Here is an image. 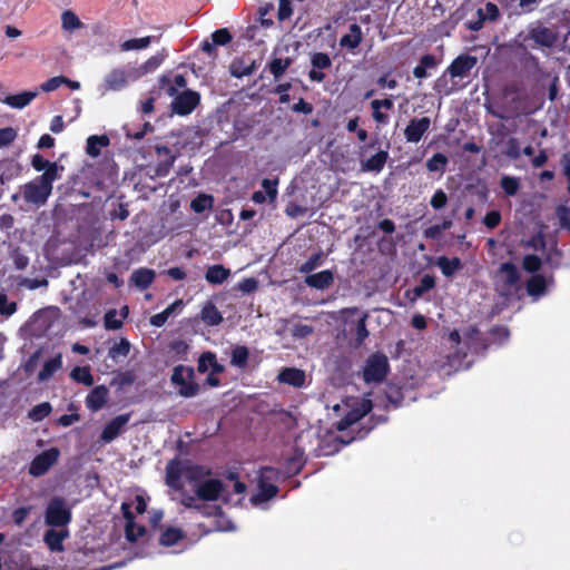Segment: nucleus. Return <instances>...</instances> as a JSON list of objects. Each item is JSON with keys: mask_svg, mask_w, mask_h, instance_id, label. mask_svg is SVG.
Listing matches in <instances>:
<instances>
[{"mask_svg": "<svg viewBox=\"0 0 570 570\" xmlns=\"http://www.w3.org/2000/svg\"><path fill=\"white\" fill-rule=\"evenodd\" d=\"M19 285L32 291L39 287H46L48 285V281L46 278L36 279L26 277L21 279Z\"/></svg>", "mask_w": 570, "mask_h": 570, "instance_id": "nucleus-61", "label": "nucleus"}, {"mask_svg": "<svg viewBox=\"0 0 570 570\" xmlns=\"http://www.w3.org/2000/svg\"><path fill=\"white\" fill-rule=\"evenodd\" d=\"M38 96V90L23 91L17 95H10L3 100L4 104L12 108L22 109L28 106Z\"/></svg>", "mask_w": 570, "mask_h": 570, "instance_id": "nucleus-28", "label": "nucleus"}, {"mask_svg": "<svg viewBox=\"0 0 570 570\" xmlns=\"http://www.w3.org/2000/svg\"><path fill=\"white\" fill-rule=\"evenodd\" d=\"M523 268L529 273H534L541 267V259L537 255H527L522 262Z\"/></svg>", "mask_w": 570, "mask_h": 570, "instance_id": "nucleus-55", "label": "nucleus"}, {"mask_svg": "<svg viewBox=\"0 0 570 570\" xmlns=\"http://www.w3.org/2000/svg\"><path fill=\"white\" fill-rule=\"evenodd\" d=\"M501 187L504 193L509 196H513L518 193L520 184L519 179L511 176H503L501 178Z\"/></svg>", "mask_w": 570, "mask_h": 570, "instance_id": "nucleus-49", "label": "nucleus"}, {"mask_svg": "<svg viewBox=\"0 0 570 570\" xmlns=\"http://www.w3.org/2000/svg\"><path fill=\"white\" fill-rule=\"evenodd\" d=\"M500 220H501V215L499 212L497 210H492L490 213H488L484 217V225L492 229L494 227H497L499 224H500Z\"/></svg>", "mask_w": 570, "mask_h": 570, "instance_id": "nucleus-64", "label": "nucleus"}, {"mask_svg": "<svg viewBox=\"0 0 570 570\" xmlns=\"http://www.w3.org/2000/svg\"><path fill=\"white\" fill-rule=\"evenodd\" d=\"M256 61L250 58H238L235 59L230 66L229 71L235 78H243L252 75L256 70Z\"/></svg>", "mask_w": 570, "mask_h": 570, "instance_id": "nucleus-21", "label": "nucleus"}, {"mask_svg": "<svg viewBox=\"0 0 570 570\" xmlns=\"http://www.w3.org/2000/svg\"><path fill=\"white\" fill-rule=\"evenodd\" d=\"M155 40H157V38L150 36L129 39L120 45V49L121 51L142 50L149 47L150 43Z\"/></svg>", "mask_w": 570, "mask_h": 570, "instance_id": "nucleus-36", "label": "nucleus"}, {"mask_svg": "<svg viewBox=\"0 0 570 570\" xmlns=\"http://www.w3.org/2000/svg\"><path fill=\"white\" fill-rule=\"evenodd\" d=\"M130 352V343L126 338H121L109 348V357L118 360L119 357H126Z\"/></svg>", "mask_w": 570, "mask_h": 570, "instance_id": "nucleus-41", "label": "nucleus"}, {"mask_svg": "<svg viewBox=\"0 0 570 570\" xmlns=\"http://www.w3.org/2000/svg\"><path fill=\"white\" fill-rule=\"evenodd\" d=\"M51 412V405L48 402L40 403L36 405L30 412L29 417L35 421H41L46 416H48Z\"/></svg>", "mask_w": 570, "mask_h": 570, "instance_id": "nucleus-46", "label": "nucleus"}, {"mask_svg": "<svg viewBox=\"0 0 570 570\" xmlns=\"http://www.w3.org/2000/svg\"><path fill=\"white\" fill-rule=\"evenodd\" d=\"M230 276V269L220 264L212 265L205 273V279L213 285L223 284Z\"/></svg>", "mask_w": 570, "mask_h": 570, "instance_id": "nucleus-27", "label": "nucleus"}, {"mask_svg": "<svg viewBox=\"0 0 570 570\" xmlns=\"http://www.w3.org/2000/svg\"><path fill=\"white\" fill-rule=\"evenodd\" d=\"M17 311V304L9 302L8 296L4 293H0V315L6 317L11 316Z\"/></svg>", "mask_w": 570, "mask_h": 570, "instance_id": "nucleus-52", "label": "nucleus"}, {"mask_svg": "<svg viewBox=\"0 0 570 570\" xmlns=\"http://www.w3.org/2000/svg\"><path fill=\"white\" fill-rule=\"evenodd\" d=\"M207 474V471L187 462L171 461L166 468V483L173 489L181 488V480L197 481Z\"/></svg>", "mask_w": 570, "mask_h": 570, "instance_id": "nucleus-4", "label": "nucleus"}, {"mask_svg": "<svg viewBox=\"0 0 570 570\" xmlns=\"http://www.w3.org/2000/svg\"><path fill=\"white\" fill-rule=\"evenodd\" d=\"M215 360H216V356L215 354L210 353V352H206L204 353L200 357H199V362H198V370L199 372H206L210 368V366L213 364H215Z\"/></svg>", "mask_w": 570, "mask_h": 570, "instance_id": "nucleus-59", "label": "nucleus"}, {"mask_svg": "<svg viewBox=\"0 0 570 570\" xmlns=\"http://www.w3.org/2000/svg\"><path fill=\"white\" fill-rule=\"evenodd\" d=\"M62 28L65 30H76L82 27V22L79 18L71 11H65L61 16Z\"/></svg>", "mask_w": 570, "mask_h": 570, "instance_id": "nucleus-45", "label": "nucleus"}, {"mask_svg": "<svg viewBox=\"0 0 570 570\" xmlns=\"http://www.w3.org/2000/svg\"><path fill=\"white\" fill-rule=\"evenodd\" d=\"M195 372L193 367L178 365L174 368L171 383L177 389L179 395L193 397L198 393V385L194 381Z\"/></svg>", "mask_w": 570, "mask_h": 570, "instance_id": "nucleus-6", "label": "nucleus"}, {"mask_svg": "<svg viewBox=\"0 0 570 570\" xmlns=\"http://www.w3.org/2000/svg\"><path fill=\"white\" fill-rule=\"evenodd\" d=\"M520 144L517 139L511 138L507 142L505 155L512 159H517L520 157Z\"/></svg>", "mask_w": 570, "mask_h": 570, "instance_id": "nucleus-63", "label": "nucleus"}, {"mask_svg": "<svg viewBox=\"0 0 570 570\" xmlns=\"http://www.w3.org/2000/svg\"><path fill=\"white\" fill-rule=\"evenodd\" d=\"M109 145V138L105 135L102 136H90L87 139V154L91 157H97L100 155V149Z\"/></svg>", "mask_w": 570, "mask_h": 570, "instance_id": "nucleus-37", "label": "nucleus"}, {"mask_svg": "<svg viewBox=\"0 0 570 570\" xmlns=\"http://www.w3.org/2000/svg\"><path fill=\"white\" fill-rule=\"evenodd\" d=\"M130 414H121L112 419L102 430L101 440L105 443L114 441L129 422Z\"/></svg>", "mask_w": 570, "mask_h": 570, "instance_id": "nucleus-16", "label": "nucleus"}, {"mask_svg": "<svg viewBox=\"0 0 570 570\" xmlns=\"http://www.w3.org/2000/svg\"><path fill=\"white\" fill-rule=\"evenodd\" d=\"M531 38L539 45L551 47L556 40V33L546 27H539L531 31Z\"/></svg>", "mask_w": 570, "mask_h": 570, "instance_id": "nucleus-30", "label": "nucleus"}, {"mask_svg": "<svg viewBox=\"0 0 570 570\" xmlns=\"http://www.w3.org/2000/svg\"><path fill=\"white\" fill-rule=\"evenodd\" d=\"M59 454V450L56 448L38 454L30 463L29 473L36 478L43 475L57 462Z\"/></svg>", "mask_w": 570, "mask_h": 570, "instance_id": "nucleus-12", "label": "nucleus"}, {"mask_svg": "<svg viewBox=\"0 0 570 570\" xmlns=\"http://www.w3.org/2000/svg\"><path fill=\"white\" fill-rule=\"evenodd\" d=\"M431 120L429 117L413 118L404 129V137L407 142H419L424 134L430 129Z\"/></svg>", "mask_w": 570, "mask_h": 570, "instance_id": "nucleus-14", "label": "nucleus"}, {"mask_svg": "<svg viewBox=\"0 0 570 570\" xmlns=\"http://www.w3.org/2000/svg\"><path fill=\"white\" fill-rule=\"evenodd\" d=\"M314 328L307 324H295L292 327V335L296 338H304L313 333Z\"/></svg>", "mask_w": 570, "mask_h": 570, "instance_id": "nucleus-58", "label": "nucleus"}, {"mask_svg": "<svg viewBox=\"0 0 570 570\" xmlns=\"http://www.w3.org/2000/svg\"><path fill=\"white\" fill-rule=\"evenodd\" d=\"M16 136L17 132L11 127L0 129V148L11 144L14 140Z\"/></svg>", "mask_w": 570, "mask_h": 570, "instance_id": "nucleus-60", "label": "nucleus"}, {"mask_svg": "<svg viewBox=\"0 0 570 570\" xmlns=\"http://www.w3.org/2000/svg\"><path fill=\"white\" fill-rule=\"evenodd\" d=\"M448 158L443 154H435L426 161V168L430 171H443Z\"/></svg>", "mask_w": 570, "mask_h": 570, "instance_id": "nucleus-48", "label": "nucleus"}, {"mask_svg": "<svg viewBox=\"0 0 570 570\" xmlns=\"http://www.w3.org/2000/svg\"><path fill=\"white\" fill-rule=\"evenodd\" d=\"M323 254L317 253L311 256L304 264L298 268L299 273L311 274L312 271L316 269L322 265Z\"/></svg>", "mask_w": 570, "mask_h": 570, "instance_id": "nucleus-47", "label": "nucleus"}, {"mask_svg": "<svg viewBox=\"0 0 570 570\" xmlns=\"http://www.w3.org/2000/svg\"><path fill=\"white\" fill-rule=\"evenodd\" d=\"M198 102L199 95L196 91L185 90L174 99L171 107L176 114L186 116L196 108Z\"/></svg>", "mask_w": 570, "mask_h": 570, "instance_id": "nucleus-13", "label": "nucleus"}, {"mask_svg": "<svg viewBox=\"0 0 570 570\" xmlns=\"http://www.w3.org/2000/svg\"><path fill=\"white\" fill-rule=\"evenodd\" d=\"M436 266L446 277H451L462 267L461 261L458 257L448 258L445 256H441L436 259Z\"/></svg>", "mask_w": 570, "mask_h": 570, "instance_id": "nucleus-31", "label": "nucleus"}, {"mask_svg": "<svg viewBox=\"0 0 570 570\" xmlns=\"http://www.w3.org/2000/svg\"><path fill=\"white\" fill-rule=\"evenodd\" d=\"M212 39L214 41V43L217 46H224L226 43H228L230 40H232V36L229 33V31L225 28L223 29H218L216 30L213 35H212Z\"/></svg>", "mask_w": 570, "mask_h": 570, "instance_id": "nucleus-57", "label": "nucleus"}, {"mask_svg": "<svg viewBox=\"0 0 570 570\" xmlns=\"http://www.w3.org/2000/svg\"><path fill=\"white\" fill-rule=\"evenodd\" d=\"M222 499L228 502L225 485L216 479H207L196 487L195 495H183L180 502L186 509H193L202 515L210 517L219 512V508L212 502Z\"/></svg>", "mask_w": 570, "mask_h": 570, "instance_id": "nucleus-1", "label": "nucleus"}, {"mask_svg": "<svg viewBox=\"0 0 570 570\" xmlns=\"http://www.w3.org/2000/svg\"><path fill=\"white\" fill-rule=\"evenodd\" d=\"M70 376L78 383H82L87 386H91L94 384V377L90 373V370L86 366L81 367V366H77L75 367L71 373H70Z\"/></svg>", "mask_w": 570, "mask_h": 570, "instance_id": "nucleus-42", "label": "nucleus"}, {"mask_svg": "<svg viewBox=\"0 0 570 570\" xmlns=\"http://www.w3.org/2000/svg\"><path fill=\"white\" fill-rule=\"evenodd\" d=\"M277 471L273 468H263L257 478V493L250 498L254 505H262L277 494V488L273 481L277 479Z\"/></svg>", "mask_w": 570, "mask_h": 570, "instance_id": "nucleus-5", "label": "nucleus"}, {"mask_svg": "<svg viewBox=\"0 0 570 570\" xmlns=\"http://www.w3.org/2000/svg\"><path fill=\"white\" fill-rule=\"evenodd\" d=\"M334 283V274L330 269H325L305 277V284L315 289H326Z\"/></svg>", "mask_w": 570, "mask_h": 570, "instance_id": "nucleus-18", "label": "nucleus"}, {"mask_svg": "<svg viewBox=\"0 0 570 570\" xmlns=\"http://www.w3.org/2000/svg\"><path fill=\"white\" fill-rule=\"evenodd\" d=\"M213 206V197L209 195L200 194L191 200L190 207L195 213H203Z\"/></svg>", "mask_w": 570, "mask_h": 570, "instance_id": "nucleus-44", "label": "nucleus"}, {"mask_svg": "<svg viewBox=\"0 0 570 570\" xmlns=\"http://www.w3.org/2000/svg\"><path fill=\"white\" fill-rule=\"evenodd\" d=\"M71 513L67 502L61 498H53L46 510V522L52 527H63L70 522Z\"/></svg>", "mask_w": 570, "mask_h": 570, "instance_id": "nucleus-9", "label": "nucleus"}, {"mask_svg": "<svg viewBox=\"0 0 570 570\" xmlns=\"http://www.w3.org/2000/svg\"><path fill=\"white\" fill-rule=\"evenodd\" d=\"M63 81H66V77L63 76L53 77L43 82L40 86V89L42 91L50 92L58 89L61 85H63Z\"/></svg>", "mask_w": 570, "mask_h": 570, "instance_id": "nucleus-56", "label": "nucleus"}, {"mask_svg": "<svg viewBox=\"0 0 570 570\" xmlns=\"http://www.w3.org/2000/svg\"><path fill=\"white\" fill-rule=\"evenodd\" d=\"M277 185H278V179H263V181H262V187L264 188L265 194L267 195L268 200L271 203H274L277 197V194H278Z\"/></svg>", "mask_w": 570, "mask_h": 570, "instance_id": "nucleus-53", "label": "nucleus"}, {"mask_svg": "<svg viewBox=\"0 0 570 570\" xmlns=\"http://www.w3.org/2000/svg\"><path fill=\"white\" fill-rule=\"evenodd\" d=\"M52 187H47L39 178L23 186L22 194L26 202L37 206L43 205L51 195Z\"/></svg>", "mask_w": 570, "mask_h": 570, "instance_id": "nucleus-11", "label": "nucleus"}, {"mask_svg": "<svg viewBox=\"0 0 570 570\" xmlns=\"http://www.w3.org/2000/svg\"><path fill=\"white\" fill-rule=\"evenodd\" d=\"M199 317L208 326H216L223 322L220 312L210 301L203 305Z\"/></svg>", "mask_w": 570, "mask_h": 570, "instance_id": "nucleus-25", "label": "nucleus"}, {"mask_svg": "<svg viewBox=\"0 0 570 570\" xmlns=\"http://www.w3.org/2000/svg\"><path fill=\"white\" fill-rule=\"evenodd\" d=\"M166 58V52L163 50L148 58L141 65L134 67L132 70L137 75V80L148 73L156 71Z\"/></svg>", "mask_w": 570, "mask_h": 570, "instance_id": "nucleus-19", "label": "nucleus"}, {"mask_svg": "<svg viewBox=\"0 0 570 570\" xmlns=\"http://www.w3.org/2000/svg\"><path fill=\"white\" fill-rule=\"evenodd\" d=\"M494 288L503 297H517L522 288L518 267L511 263L501 264L494 275Z\"/></svg>", "mask_w": 570, "mask_h": 570, "instance_id": "nucleus-3", "label": "nucleus"}, {"mask_svg": "<svg viewBox=\"0 0 570 570\" xmlns=\"http://www.w3.org/2000/svg\"><path fill=\"white\" fill-rule=\"evenodd\" d=\"M311 62L313 68L320 70L327 69L332 66L331 58L328 57L327 53L323 52L314 53L312 56Z\"/></svg>", "mask_w": 570, "mask_h": 570, "instance_id": "nucleus-50", "label": "nucleus"}, {"mask_svg": "<svg viewBox=\"0 0 570 570\" xmlns=\"http://www.w3.org/2000/svg\"><path fill=\"white\" fill-rule=\"evenodd\" d=\"M130 509H131V505L129 503L124 502L121 504L122 514H124V518L126 519V525H125L126 538L128 541L135 542L138 540V538H140L145 534V528L135 523L134 515H132Z\"/></svg>", "mask_w": 570, "mask_h": 570, "instance_id": "nucleus-15", "label": "nucleus"}, {"mask_svg": "<svg viewBox=\"0 0 570 570\" xmlns=\"http://www.w3.org/2000/svg\"><path fill=\"white\" fill-rule=\"evenodd\" d=\"M344 406L347 409V413L337 423V429L344 431L352 424L361 420L372 410V401L370 399H352L344 402Z\"/></svg>", "mask_w": 570, "mask_h": 570, "instance_id": "nucleus-7", "label": "nucleus"}, {"mask_svg": "<svg viewBox=\"0 0 570 570\" xmlns=\"http://www.w3.org/2000/svg\"><path fill=\"white\" fill-rule=\"evenodd\" d=\"M278 380L282 383L295 386V387H302L305 384L306 375L305 372L295 367H287L284 368L278 374Z\"/></svg>", "mask_w": 570, "mask_h": 570, "instance_id": "nucleus-23", "label": "nucleus"}, {"mask_svg": "<svg viewBox=\"0 0 570 570\" xmlns=\"http://www.w3.org/2000/svg\"><path fill=\"white\" fill-rule=\"evenodd\" d=\"M67 537V530L50 529L45 533V542L51 551H62V542Z\"/></svg>", "mask_w": 570, "mask_h": 570, "instance_id": "nucleus-29", "label": "nucleus"}, {"mask_svg": "<svg viewBox=\"0 0 570 570\" xmlns=\"http://www.w3.org/2000/svg\"><path fill=\"white\" fill-rule=\"evenodd\" d=\"M248 348L243 345H237L233 348L230 355V364L236 367H245L248 360Z\"/></svg>", "mask_w": 570, "mask_h": 570, "instance_id": "nucleus-40", "label": "nucleus"}, {"mask_svg": "<svg viewBox=\"0 0 570 570\" xmlns=\"http://www.w3.org/2000/svg\"><path fill=\"white\" fill-rule=\"evenodd\" d=\"M122 326V320L117 318V311L110 309L105 315V327L107 330H118Z\"/></svg>", "mask_w": 570, "mask_h": 570, "instance_id": "nucleus-54", "label": "nucleus"}, {"mask_svg": "<svg viewBox=\"0 0 570 570\" xmlns=\"http://www.w3.org/2000/svg\"><path fill=\"white\" fill-rule=\"evenodd\" d=\"M389 370V362L385 355L374 354L366 361L363 377L367 383H379L384 380Z\"/></svg>", "mask_w": 570, "mask_h": 570, "instance_id": "nucleus-10", "label": "nucleus"}, {"mask_svg": "<svg viewBox=\"0 0 570 570\" xmlns=\"http://www.w3.org/2000/svg\"><path fill=\"white\" fill-rule=\"evenodd\" d=\"M389 158V153L386 150H380L368 159L361 163L362 170L380 173Z\"/></svg>", "mask_w": 570, "mask_h": 570, "instance_id": "nucleus-26", "label": "nucleus"}, {"mask_svg": "<svg viewBox=\"0 0 570 570\" xmlns=\"http://www.w3.org/2000/svg\"><path fill=\"white\" fill-rule=\"evenodd\" d=\"M183 538V532L178 528L169 527L159 537V543L164 547H171Z\"/></svg>", "mask_w": 570, "mask_h": 570, "instance_id": "nucleus-39", "label": "nucleus"}, {"mask_svg": "<svg viewBox=\"0 0 570 570\" xmlns=\"http://www.w3.org/2000/svg\"><path fill=\"white\" fill-rule=\"evenodd\" d=\"M474 330H470L463 334V337L458 331H452L449 334V342L451 343L452 356L451 364L460 366L461 361L466 356L468 350L473 343Z\"/></svg>", "mask_w": 570, "mask_h": 570, "instance_id": "nucleus-8", "label": "nucleus"}, {"mask_svg": "<svg viewBox=\"0 0 570 570\" xmlns=\"http://www.w3.org/2000/svg\"><path fill=\"white\" fill-rule=\"evenodd\" d=\"M109 390L105 385L96 386L87 396V407L94 412L99 411L106 403Z\"/></svg>", "mask_w": 570, "mask_h": 570, "instance_id": "nucleus-22", "label": "nucleus"}, {"mask_svg": "<svg viewBox=\"0 0 570 570\" xmlns=\"http://www.w3.org/2000/svg\"><path fill=\"white\" fill-rule=\"evenodd\" d=\"M394 107V102L392 98L387 99H374L371 101L372 108V117L373 119L381 125H386L389 122V115L383 111L391 110Z\"/></svg>", "mask_w": 570, "mask_h": 570, "instance_id": "nucleus-20", "label": "nucleus"}, {"mask_svg": "<svg viewBox=\"0 0 570 570\" xmlns=\"http://www.w3.org/2000/svg\"><path fill=\"white\" fill-rule=\"evenodd\" d=\"M63 171V166L58 163H51L46 169L45 173L38 178L47 186L52 187V183L57 179L61 178V174Z\"/></svg>", "mask_w": 570, "mask_h": 570, "instance_id": "nucleus-34", "label": "nucleus"}, {"mask_svg": "<svg viewBox=\"0 0 570 570\" xmlns=\"http://www.w3.org/2000/svg\"><path fill=\"white\" fill-rule=\"evenodd\" d=\"M135 81H137V75L134 72L132 66H119L111 68L105 73L98 90L101 96L110 92H120Z\"/></svg>", "mask_w": 570, "mask_h": 570, "instance_id": "nucleus-2", "label": "nucleus"}, {"mask_svg": "<svg viewBox=\"0 0 570 570\" xmlns=\"http://www.w3.org/2000/svg\"><path fill=\"white\" fill-rule=\"evenodd\" d=\"M435 285L434 278L430 275H424L421 279L419 285L414 288V294L416 297L422 296L424 293L432 289Z\"/></svg>", "mask_w": 570, "mask_h": 570, "instance_id": "nucleus-51", "label": "nucleus"}, {"mask_svg": "<svg viewBox=\"0 0 570 570\" xmlns=\"http://www.w3.org/2000/svg\"><path fill=\"white\" fill-rule=\"evenodd\" d=\"M292 65V59L289 58H275L269 63V71L274 76L275 79H278L283 76L286 69Z\"/></svg>", "mask_w": 570, "mask_h": 570, "instance_id": "nucleus-43", "label": "nucleus"}, {"mask_svg": "<svg viewBox=\"0 0 570 570\" xmlns=\"http://www.w3.org/2000/svg\"><path fill=\"white\" fill-rule=\"evenodd\" d=\"M363 40L362 29L358 24L352 23L348 33L340 39V46L348 50H355Z\"/></svg>", "mask_w": 570, "mask_h": 570, "instance_id": "nucleus-24", "label": "nucleus"}, {"mask_svg": "<svg viewBox=\"0 0 570 570\" xmlns=\"http://www.w3.org/2000/svg\"><path fill=\"white\" fill-rule=\"evenodd\" d=\"M548 281L542 275H533L527 283V292L532 297H539L544 294Z\"/></svg>", "mask_w": 570, "mask_h": 570, "instance_id": "nucleus-33", "label": "nucleus"}, {"mask_svg": "<svg viewBox=\"0 0 570 570\" xmlns=\"http://www.w3.org/2000/svg\"><path fill=\"white\" fill-rule=\"evenodd\" d=\"M155 278V272L148 268H139L131 274L132 283L140 289L147 288Z\"/></svg>", "mask_w": 570, "mask_h": 570, "instance_id": "nucleus-32", "label": "nucleus"}, {"mask_svg": "<svg viewBox=\"0 0 570 570\" xmlns=\"http://www.w3.org/2000/svg\"><path fill=\"white\" fill-rule=\"evenodd\" d=\"M62 365L61 355L47 361L39 372L38 379L43 382L47 381L55 372H57Z\"/></svg>", "mask_w": 570, "mask_h": 570, "instance_id": "nucleus-38", "label": "nucleus"}, {"mask_svg": "<svg viewBox=\"0 0 570 570\" xmlns=\"http://www.w3.org/2000/svg\"><path fill=\"white\" fill-rule=\"evenodd\" d=\"M448 203V196L442 189H438L431 198V206L434 209L443 208Z\"/></svg>", "mask_w": 570, "mask_h": 570, "instance_id": "nucleus-62", "label": "nucleus"}, {"mask_svg": "<svg viewBox=\"0 0 570 570\" xmlns=\"http://www.w3.org/2000/svg\"><path fill=\"white\" fill-rule=\"evenodd\" d=\"M476 59L471 56H460L454 59L449 67V72L451 77H465L469 71L475 66Z\"/></svg>", "mask_w": 570, "mask_h": 570, "instance_id": "nucleus-17", "label": "nucleus"}, {"mask_svg": "<svg viewBox=\"0 0 570 570\" xmlns=\"http://www.w3.org/2000/svg\"><path fill=\"white\" fill-rule=\"evenodd\" d=\"M436 67V59L431 55H425L421 58L420 63L414 68L413 75L417 79H424L429 77V69Z\"/></svg>", "mask_w": 570, "mask_h": 570, "instance_id": "nucleus-35", "label": "nucleus"}]
</instances>
